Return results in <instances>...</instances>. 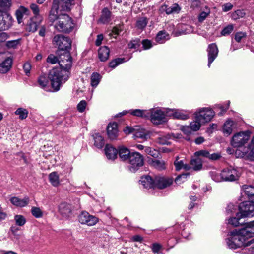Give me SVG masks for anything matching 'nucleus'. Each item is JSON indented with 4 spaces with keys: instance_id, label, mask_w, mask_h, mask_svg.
<instances>
[{
    "instance_id": "1",
    "label": "nucleus",
    "mask_w": 254,
    "mask_h": 254,
    "mask_svg": "<svg viewBox=\"0 0 254 254\" xmlns=\"http://www.w3.org/2000/svg\"><path fill=\"white\" fill-rule=\"evenodd\" d=\"M72 61L69 52H65L60 57L59 64L61 68H54L50 71L49 78L54 91H58L61 84L68 80L69 75L68 70L71 67Z\"/></svg>"
},
{
    "instance_id": "2",
    "label": "nucleus",
    "mask_w": 254,
    "mask_h": 254,
    "mask_svg": "<svg viewBox=\"0 0 254 254\" xmlns=\"http://www.w3.org/2000/svg\"><path fill=\"white\" fill-rule=\"evenodd\" d=\"M74 26L73 20L67 14L59 15L58 21L54 25V28L57 31L64 33L72 31Z\"/></svg>"
},
{
    "instance_id": "3",
    "label": "nucleus",
    "mask_w": 254,
    "mask_h": 254,
    "mask_svg": "<svg viewBox=\"0 0 254 254\" xmlns=\"http://www.w3.org/2000/svg\"><path fill=\"white\" fill-rule=\"evenodd\" d=\"M240 176L239 171L233 168H227L223 170L220 176L215 175L212 176V179L216 181L219 182L221 180L225 181H234L238 179Z\"/></svg>"
},
{
    "instance_id": "4",
    "label": "nucleus",
    "mask_w": 254,
    "mask_h": 254,
    "mask_svg": "<svg viewBox=\"0 0 254 254\" xmlns=\"http://www.w3.org/2000/svg\"><path fill=\"white\" fill-rule=\"evenodd\" d=\"M9 6V0L7 5H5L0 1V31L8 29L11 25L12 17L7 12L1 10L2 7H7Z\"/></svg>"
},
{
    "instance_id": "5",
    "label": "nucleus",
    "mask_w": 254,
    "mask_h": 254,
    "mask_svg": "<svg viewBox=\"0 0 254 254\" xmlns=\"http://www.w3.org/2000/svg\"><path fill=\"white\" fill-rule=\"evenodd\" d=\"M251 132L249 130L241 131L234 135L231 140V144L234 147L240 148L249 140Z\"/></svg>"
},
{
    "instance_id": "6",
    "label": "nucleus",
    "mask_w": 254,
    "mask_h": 254,
    "mask_svg": "<svg viewBox=\"0 0 254 254\" xmlns=\"http://www.w3.org/2000/svg\"><path fill=\"white\" fill-rule=\"evenodd\" d=\"M238 234L244 242L251 241V244L254 243V225L253 223H246L244 228L238 232Z\"/></svg>"
},
{
    "instance_id": "7",
    "label": "nucleus",
    "mask_w": 254,
    "mask_h": 254,
    "mask_svg": "<svg viewBox=\"0 0 254 254\" xmlns=\"http://www.w3.org/2000/svg\"><path fill=\"white\" fill-rule=\"evenodd\" d=\"M215 115V112L209 108H201L195 112L194 116L203 124L210 122Z\"/></svg>"
},
{
    "instance_id": "8",
    "label": "nucleus",
    "mask_w": 254,
    "mask_h": 254,
    "mask_svg": "<svg viewBox=\"0 0 254 254\" xmlns=\"http://www.w3.org/2000/svg\"><path fill=\"white\" fill-rule=\"evenodd\" d=\"M53 42L59 50L68 51L71 49V41L68 37L63 35H57L53 38Z\"/></svg>"
},
{
    "instance_id": "9",
    "label": "nucleus",
    "mask_w": 254,
    "mask_h": 254,
    "mask_svg": "<svg viewBox=\"0 0 254 254\" xmlns=\"http://www.w3.org/2000/svg\"><path fill=\"white\" fill-rule=\"evenodd\" d=\"M128 162L130 165L129 169L132 172H135L144 164V158L142 155L137 152H132L130 155Z\"/></svg>"
},
{
    "instance_id": "10",
    "label": "nucleus",
    "mask_w": 254,
    "mask_h": 254,
    "mask_svg": "<svg viewBox=\"0 0 254 254\" xmlns=\"http://www.w3.org/2000/svg\"><path fill=\"white\" fill-rule=\"evenodd\" d=\"M251 241L244 242L238 233L233 235L226 240V243L230 249H236L243 246H248L251 245Z\"/></svg>"
},
{
    "instance_id": "11",
    "label": "nucleus",
    "mask_w": 254,
    "mask_h": 254,
    "mask_svg": "<svg viewBox=\"0 0 254 254\" xmlns=\"http://www.w3.org/2000/svg\"><path fill=\"white\" fill-rule=\"evenodd\" d=\"M12 59L7 56L5 52L0 53V73L4 74L7 72L11 68Z\"/></svg>"
},
{
    "instance_id": "12",
    "label": "nucleus",
    "mask_w": 254,
    "mask_h": 254,
    "mask_svg": "<svg viewBox=\"0 0 254 254\" xmlns=\"http://www.w3.org/2000/svg\"><path fill=\"white\" fill-rule=\"evenodd\" d=\"M239 208L242 217L252 216L254 212V203L252 201L243 202L240 204Z\"/></svg>"
},
{
    "instance_id": "13",
    "label": "nucleus",
    "mask_w": 254,
    "mask_h": 254,
    "mask_svg": "<svg viewBox=\"0 0 254 254\" xmlns=\"http://www.w3.org/2000/svg\"><path fill=\"white\" fill-rule=\"evenodd\" d=\"M79 221L82 224L88 226L95 225L98 222V218L90 215L87 211H83L78 216Z\"/></svg>"
},
{
    "instance_id": "14",
    "label": "nucleus",
    "mask_w": 254,
    "mask_h": 254,
    "mask_svg": "<svg viewBox=\"0 0 254 254\" xmlns=\"http://www.w3.org/2000/svg\"><path fill=\"white\" fill-rule=\"evenodd\" d=\"M151 121L154 124H160L166 121L165 114L163 112L159 109H152L148 111Z\"/></svg>"
},
{
    "instance_id": "15",
    "label": "nucleus",
    "mask_w": 254,
    "mask_h": 254,
    "mask_svg": "<svg viewBox=\"0 0 254 254\" xmlns=\"http://www.w3.org/2000/svg\"><path fill=\"white\" fill-rule=\"evenodd\" d=\"M208 66L210 67L211 63L218 56V49L215 43H212L208 46Z\"/></svg>"
},
{
    "instance_id": "16",
    "label": "nucleus",
    "mask_w": 254,
    "mask_h": 254,
    "mask_svg": "<svg viewBox=\"0 0 254 254\" xmlns=\"http://www.w3.org/2000/svg\"><path fill=\"white\" fill-rule=\"evenodd\" d=\"M59 8V4L58 0H54L51 9L50 11L48 20L51 23L55 21H58L59 15H58V9Z\"/></svg>"
},
{
    "instance_id": "17",
    "label": "nucleus",
    "mask_w": 254,
    "mask_h": 254,
    "mask_svg": "<svg viewBox=\"0 0 254 254\" xmlns=\"http://www.w3.org/2000/svg\"><path fill=\"white\" fill-rule=\"evenodd\" d=\"M42 21V17L41 15L34 16L30 19L28 25V30L29 32H35L38 27L40 25Z\"/></svg>"
},
{
    "instance_id": "18",
    "label": "nucleus",
    "mask_w": 254,
    "mask_h": 254,
    "mask_svg": "<svg viewBox=\"0 0 254 254\" xmlns=\"http://www.w3.org/2000/svg\"><path fill=\"white\" fill-rule=\"evenodd\" d=\"M107 134L110 139L114 140L118 136V124L116 123H110L107 128Z\"/></svg>"
},
{
    "instance_id": "19",
    "label": "nucleus",
    "mask_w": 254,
    "mask_h": 254,
    "mask_svg": "<svg viewBox=\"0 0 254 254\" xmlns=\"http://www.w3.org/2000/svg\"><path fill=\"white\" fill-rule=\"evenodd\" d=\"M140 183L146 189L154 188L155 186V179H153L150 176H142L139 180Z\"/></svg>"
},
{
    "instance_id": "20",
    "label": "nucleus",
    "mask_w": 254,
    "mask_h": 254,
    "mask_svg": "<svg viewBox=\"0 0 254 254\" xmlns=\"http://www.w3.org/2000/svg\"><path fill=\"white\" fill-rule=\"evenodd\" d=\"M155 186L159 189H163L169 186L172 183V180L159 176L155 177Z\"/></svg>"
},
{
    "instance_id": "21",
    "label": "nucleus",
    "mask_w": 254,
    "mask_h": 254,
    "mask_svg": "<svg viewBox=\"0 0 254 254\" xmlns=\"http://www.w3.org/2000/svg\"><path fill=\"white\" fill-rule=\"evenodd\" d=\"M29 10L24 6H20L16 11V16L19 24L23 22V20L27 18L29 14Z\"/></svg>"
},
{
    "instance_id": "22",
    "label": "nucleus",
    "mask_w": 254,
    "mask_h": 254,
    "mask_svg": "<svg viewBox=\"0 0 254 254\" xmlns=\"http://www.w3.org/2000/svg\"><path fill=\"white\" fill-rule=\"evenodd\" d=\"M59 212L64 218H68L71 213V206L66 203H62L59 206Z\"/></svg>"
},
{
    "instance_id": "23",
    "label": "nucleus",
    "mask_w": 254,
    "mask_h": 254,
    "mask_svg": "<svg viewBox=\"0 0 254 254\" xmlns=\"http://www.w3.org/2000/svg\"><path fill=\"white\" fill-rule=\"evenodd\" d=\"M236 127V124L235 122L231 119H228L224 124L223 128V132L226 135L229 136L232 133L233 130Z\"/></svg>"
},
{
    "instance_id": "24",
    "label": "nucleus",
    "mask_w": 254,
    "mask_h": 254,
    "mask_svg": "<svg viewBox=\"0 0 254 254\" xmlns=\"http://www.w3.org/2000/svg\"><path fill=\"white\" fill-rule=\"evenodd\" d=\"M180 9L179 5L176 3L173 4L170 7H168L167 5L163 4L160 8V10L162 12H165L167 14L178 13Z\"/></svg>"
},
{
    "instance_id": "25",
    "label": "nucleus",
    "mask_w": 254,
    "mask_h": 254,
    "mask_svg": "<svg viewBox=\"0 0 254 254\" xmlns=\"http://www.w3.org/2000/svg\"><path fill=\"white\" fill-rule=\"evenodd\" d=\"M105 152L106 156L109 159H116L118 153V150L109 144L106 145Z\"/></svg>"
},
{
    "instance_id": "26",
    "label": "nucleus",
    "mask_w": 254,
    "mask_h": 254,
    "mask_svg": "<svg viewBox=\"0 0 254 254\" xmlns=\"http://www.w3.org/2000/svg\"><path fill=\"white\" fill-rule=\"evenodd\" d=\"M10 202L16 206L24 207L28 204L29 198L25 197L23 199H20L17 197H13L10 199Z\"/></svg>"
},
{
    "instance_id": "27",
    "label": "nucleus",
    "mask_w": 254,
    "mask_h": 254,
    "mask_svg": "<svg viewBox=\"0 0 254 254\" xmlns=\"http://www.w3.org/2000/svg\"><path fill=\"white\" fill-rule=\"evenodd\" d=\"M180 137V135L175 136L174 134H167L158 137V142L162 145H170L171 144L169 141L170 139L172 138H179Z\"/></svg>"
},
{
    "instance_id": "28",
    "label": "nucleus",
    "mask_w": 254,
    "mask_h": 254,
    "mask_svg": "<svg viewBox=\"0 0 254 254\" xmlns=\"http://www.w3.org/2000/svg\"><path fill=\"white\" fill-rule=\"evenodd\" d=\"M174 164L176 171H179L182 169L188 171L191 169L190 166L189 164H185L183 160H180L178 156L176 157Z\"/></svg>"
},
{
    "instance_id": "29",
    "label": "nucleus",
    "mask_w": 254,
    "mask_h": 254,
    "mask_svg": "<svg viewBox=\"0 0 254 254\" xmlns=\"http://www.w3.org/2000/svg\"><path fill=\"white\" fill-rule=\"evenodd\" d=\"M191 169L194 171H199L202 168V160L197 157L196 158L192 159L190 161V165H189Z\"/></svg>"
},
{
    "instance_id": "30",
    "label": "nucleus",
    "mask_w": 254,
    "mask_h": 254,
    "mask_svg": "<svg viewBox=\"0 0 254 254\" xmlns=\"http://www.w3.org/2000/svg\"><path fill=\"white\" fill-rule=\"evenodd\" d=\"M110 50L107 46L101 47L98 51L99 58L101 61H106L109 58Z\"/></svg>"
},
{
    "instance_id": "31",
    "label": "nucleus",
    "mask_w": 254,
    "mask_h": 254,
    "mask_svg": "<svg viewBox=\"0 0 254 254\" xmlns=\"http://www.w3.org/2000/svg\"><path fill=\"white\" fill-rule=\"evenodd\" d=\"M49 79L50 80L49 78V74L48 75V77H47L45 74L41 75L38 79V83L40 87L46 91H48Z\"/></svg>"
},
{
    "instance_id": "32",
    "label": "nucleus",
    "mask_w": 254,
    "mask_h": 254,
    "mask_svg": "<svg viewBox=\"0 0 254 254\" xmlns=\"http://www.w3.org/2000/svg\"><path fill=\"white\" fill-rule=\"evenodd\" d=\"M131 115L140 117H148L149 116V112L147 110H143L140 109L129 110L128 111Z\"/></svg>"
},
{
    "instance_id": "33",
    "label": "nucleus",
    "mask_w": 254,
    "mask_h": 254,
    "mask_svg": "<svg viewBox=\"0 0 254 254\" xmlns=\"http://www.w3.org/2000/svg\"><path fill=\"white\" fill-rule=\"evenodd\" d=\"M111 14V13L108 8H104L99 21L104 24L108 23L110 20Z\"/></svg>"
},
{
    "instance_id": "34",
    "label": "nucleus",
    "mask_w": 254,
    "mask_h": 254,
    "mask_svg": "<svg viewBox=\"0 0 254 254\" xmlns=\"http://www.w3.org/2000/svg\"><path fill=\"white\" fill-rule=\"evenodd\" d=\"M243 217L241 216L240 213H237L236 217H232L229 219L228 223L233 225L234 227H238L243 224V222H241V219Z\"/></svg>"
},
{
    "instance_id": "35",
    "label": "nucleus",
    "mask_w": 254,
    "mask_h": 254,
    "mask_svg": "<svg viewBox=\"0 0 254 254\" xmlns=\"http://www.w3.org/2000/svg\"><path fill=\"white\" fill-rule=\"evenodd\" d=\"M243 193L247 195L248 197H254V185H245L242 186Z\"/></svg>"
},
{
    "instance_id": "36",
    "label": "nucleus",
    "mask_w": 254,
    "mask_h": 254,
    "mask_svg": "<svg viewBox=\"0 0 254 254\" xmlns=\"http://www.w3.org/2000/svg\"><path fill=\"white\" fill-rule=\"evenodd\" d=\"M151 165L155 168L162 170L166 168V163L163 160H152Z\"/></svg>"
},
{
    "instance_id": "37",
    "label": "nucleus",
    "mask_w": 254,
    "mask_h": 254,
    "mask_svg": "<svg viewBox=\"0 0 254 254\" xmlns=\"http://www.w3.org/2000/svg\"><path fill=\"white\" fill-rule=\"evenodd\" d=\"M94 139V145L98 148H101L104 145V140L103 137L99 134L96 133L93 135Z\"/></svg>"
},
{
    "instance_id": "38",
    "label": "nucleus",
    "mask_w": 254,
    "mask_h": 254,
    "mask_svg": "<svg viewBox=\"0 0 254 254\" xmlns=\"http://www.w3.org/2000/svg\"><path fill=\"white\" fill-rule=\"evenodd\" d=\"M49 180L53 186L57 187L60 184L59 176L56 172H53L49 175Z\"/></svg>"
},
{
    "instance_id": "39",
    "label": "nucleus",
    "mask_w": 254,
    "mask_h": 254,
    "mask_svg": "<svg viewBox=\"0 0 254 254\" xmlns=\"http://www.w3.org/2000/svg\"><path fill=\"white\" fill-rule=\"evenodd\" d=\"M131 153L128 149L125 147L120 148L118 151L119 156L123 160H128Z\"/></svg>"
},
{
    "instance_id": "40",
    "label": "nucleus",
    "mask_w": 254,
    "mask_h": 254,
    "mask_svg": "<svg viewBox=\"0 0 254 254\" xmlns=\"http://www.w3.org/2000/svg\"><path fill=\"white\" fill-rule=\"evenodd\" d=\"M168 34L165 31H161L157 34L155 40L160 44L164 43L166 40L169 39Z\"/></svg>"
},
{
    "instance_id": "41",
    "label": "nucleus",
    "mask_w": 254,
    "mask_h": 254,
    "mask_svg": "<svg viewBox=\"0 0 254 254\" xmlns=\"http://www.w3.org/2000/svg\"><path fill=\"white\" fill-rule=\"evenodd\" d=\"M134 136L135 138L146 139L147 136V131L144 129L137 127L135 128Z\"/></svg>"
},
{
    "instance_id": "42",
    "label": "nucleus",
    "mask_w": 254,
    "mask_h": 254,
    "mask_svg": "<svg viewBox=\"0 0 254 254\" xmlns=\"http://www.w3.org/2000/svg\"><path fill=\"white\" fill-rule=\"evenodd\" d=\"M74 0H59V1H58V4H59L63 10L64 11H68L70 9V6L71 5V2Z\"/></svg>"
},
{
    "instance_id": "43",
    "label": "nucleus",
    "mask_w": 254,
    "mask_h": 254,
    "mask_svg": "<svg viewBox=\"0 0 254 254\" xmlns=\"http://www.w3.org/2000/svg\"><path fill=\"white\" fill-rule=\"evenodd\" d=\"M202 125H203V124L201 123V122L198 120L197 118L195 117V120L190 123L189 126L191 130L195 131L198 130Z\"/></svg>"
},
{
    "instance_id": "44",
    "label": "nucleus",
    "mask_w": 254,
    "mask_h": 254,
    "mask_svg": "<svg viewBox=\"0 0 254 254\" xmlns=\"http://www.w3.org/2000/svg\"><path fill=\"white\" fill-rule=\"evenodd\" d=\"M101 78V75L97 73L94 72L91 76V84L93 87H96L99 83Z\"/></svg>"
},
{
    "instance_id": "45",
    "label": "nucleus",
    "mask_w": 254,
    "mask_h": 254,
    "mask_svg": "<svg viewBox=\"0 0 254 254\" xmlns=\"http://www.w3.org/2000/svg\"><path fill=\"white\" fill-rule=\"evenodd\" d=\"M15 114L19 116L20 120H23L27 118L28 112L26 109L19 108L15 111Z\"/></svg>"
},
{
    "instance_id": "46",
    "label": "nucleus",
    "mask_w": 254,
    "mask_h": 254,
    "mask_svg": "<svg viewBox=\"0 0 254 254\" xmlns=\"http://www.w3.org/2000/svg\"><path fill=\"white\" fill-rule=\"evenodd\" d=\"M210 14V9L207 7H205V10L201 12L198 16V21L199 22H202Z\"/></svg>"
},
{
    "instance_id": "47",
    "label": "nucleus",
    "mask_w": 254,
    "mask_h": 254,
    "mask_svg": "<svg viewBox=\"0 0 254 254\" xmlns=\"http://www.w3.org/2000/svg\"><path fill=\"white\" fill-rule=\"evenodd\" d=\"M147 23L146 18H140L136 21V27L139 29L142 30L146 26Z\"/></svg>"
},
{
    "instance_id": "48",
    "label": "nucleus",
    "mask_w": 254,
    "mask_h": 254,
    "mask_svg": "<svg viewBox=\"0 0 254 254\" xmlns=\"http://www.w3.org/2000/svg\"><path fill=\"white\" fill-rule=\"evenodd\" d=\"M144 151L148 155H150L154 158H157L159 155V152L156 149L150 147H145Z\"/></svg>"
},
{
    "instance_id": "49",
    "label": "nucleus",
    "mask_w": 254,
    "mask_h": 254,
    "mask_svg": "<svg viewBox=\"0 0 254 254\" xmlns=\"http://www.w3.org/2000/svg\"><path fill=\"white\" fill-rule=\"evenodd\" d=\"M14 220L16 224L19 226H23L26 223V219L24 217L21 215H16L14 217Z\"/></svg>"
},
{
    "instance_id": "50",
    "label": "nucleus",
    "mask_w": 254,
    "mask_h": 254,
    "mask_svg": "<svg viewBox=\"0 0 254 254\" xmlns=\"http://www.w3.org/2000/svg\"><path fill=\"white\" fill-rule=\"evenodd\" d=\"M246 15L243 10H237L232 14V18L234 20H237L244 17Z\"/></svg>"
},
{
    "instance_id": "51",
    "label": "nucleus",
    "mask_w": 254,
    "mask_h": 254,
    "mask_svg": "<svg viewBox=\"0 0 254 254\" xmlns=\"http://www.w3.org/2000/svg\"><path fill=\"white\" fill-rule=\"evenodd\" d=\"M124 61V59L123 58L116 59L110 62L109 66L112 68H114L120 64L123 63Z\"/></svg>"
},
{
    "instance_id": "52",
    "label": "nucleus",
    "mask_w": 254,
    "mask_h": 254,
    "mask_svg": "<svg viewBox=\"0 0 254 254\" xmlns=\"http://www.w3.org/2000/svg\"><path fill=\"white\" fill-rule=\"evenodd\" d=\"M175 118L182 119V120H186L189 118V115L188 114H184L182 113L181 111L177 110V112H175Z\"/></svg>"
},
{
    "instance_id": "53",
    "label": "nucleus",
    "mask_w": 254,
    "mask_h": 254,
    "mask_svg": "<svg viewBox=\"0 0 254 254\" xmlns=\"http://www.w3.org/2000/svg\"><path fill=\"white\" fill-rule=\"evenodd\" d=\"M19 43L20 39L8 41L6 42V46L8 48H15L19 44Z\"/></svg>"
},
{
    "instance_id": "54",
    "label": "nucleus",
    "mask_w": 254,
    "mask_h": 254,
    "mask_svg": "<svg viewBox=\"0 0 254 254\" xmlns=\"http://www.w3.org/2000/svg\"><path fill=\"white\" fill-rule=\"evenodd\" d=\"M140 46V40L139 39H136L130 41L128 44L129 48L136 49Z\"/></svg>"
},
{
    "instance_id": "55",
    "label": "nucleus",
    "mask_w": 254,
    "mask_h": 254,
    "mask_svg": "<svg viewBox=\"0 0 254 254\" xmlns=\"http://www.w3.org/2000/svg\"><path fill=\"white\" fill-rule=\"evenodd\" d=\"M31 213L36 218H40L42 216V212L38 207H32L31 209Z\"/></svg>"
},
{
    "instance_id": "56",
    "label": "nucleus",
    "mask_w": 254,
    "mask_h": 254,
    "mask_svg": "<svg viewBox=\"0 0 254 254\" xmlns=\"http://www.w3.org/2000/svg\"><path fill=\"white\" fill-rule=\"evenodd\" d=\"M209 152L206 150H201L194 153V155L196 157L202 156L208 159Z\"/></svg>"
},
{
    "instance_id": "57",
    "label": "nucleus",
    "mask_w": 254,
    "mask_h": 254,
    "mask_svg": "<svg viewBox=\"0 0 254 254\" xmlns=\"http://www.w3.org/2000/svg\"><path fill=\"white\" fill-rule=\"evenodd\" d=\"M234 27L233 25H229L225 27L221 31V34L223 36H226L230 34L233 30Z\"/></svg>"
},
{
    "instance_id": "58",
    "label": "nucleus",
    "mask_w": 254,
    "mask_h": 254,
    "mask_svg": "<svg viewBox=\"0 0 254 254\" xmlns=\"http://www.w3.org/2000/svg\"><path fill=\"white\" fill-rule=\"evenodd\" d=\"M59 60H58L57 57L53 54H50L47 58V62L48 63H50L51 64H55L57 62L59 63Z\"/></svg>"
},
{
    "instance_id": "59",
    "label": "nucleus",
    "mask_w": 254,
    "mask_h": 254,
    "mask_svg": "<svg viewBox=\"0 0 254 254\" xmlns=\"http://www.w3.org/2000/svg\"><path fill=\"white\" fill-rule=\"evenodd\" d=\"M87 106V102L85 100L81 101L77 105V110L80 112L84 111Z\"/></svg>"
},
{
    "instance_id": "60",
    "label": "nucleus",
    "mask_w": 254,
    "mask_h": 254,
    "mask_svg": "<svg viewBox=\"0 0 254 254\" xmlns=\"http://www.w3.org/2000/svg\"><path fill=\"white\" fill-rule=\"evenodd\" d=\"M246 36V34L245 33H244V32H237L235 34V40L237 42H241V41L242 39V38L245 37Z\"/></svg>"
},
{
    "instance_id": "61",
    "label": "nucleus",
    "mask_w": 254,
    "mask_h": 254,
    "mask_svg": "<svg viewBox=\"0 0 254 254\" xmlns=\"http://www.w3.org/2000/svg\"><path fill=\"white\" fill-rule=\"evenodd\" d=\"M30 8L32 10L35 16L40 15L39 14V7L36 4H34V3L31 4L30 5Z\"/></svg>"
},
{
    "instance_id": "62",
    "label": "nucleus",
    "mask_w": 254,
    "mask_h": 254,
    "mask_svg": "<svg viewBox=\"0 0 254 254\" xmlns=\"http://www.w3.org/2000/svg\"><path fill=\"white\" fill-rule=\"evenodd\" d=\"M220 157L221 155L218 153H213L212 154L209 153L208 159L211 160H217L220 159Z\"/></svg>"
},
{
    "instance_id": "63",
    "label": "nucleus",
    "mask_w": 254,
    "mask_h": 254,
    "mask_svg": "<svg viewBox=\"0 0 254 254\" xmlns=\"http://www.w3.org/2000/svg\"><path fill=\"white\" fill-rule=\"evenodd\" d=\"M236 210V206H235L233 204H229L228 205L227 208V213L228 214L234 213Z\"/></svg>"
},
{
    "instance_id": "64",
    "label": "nucleus",
    "mask_w": 254,
    "mask_h": 254,
    "mask_svg": "<svg viewBox=\"0 0 254 254\" xmlns=\"http://www.w3.org/2000/svg\"><path fill=\"white\" fill-rule=\"evenodd\" d=\"M23 67L24 71L26 75H27L28 73H30V70L31 68V66L30 63H29L28 62L25 63L23 64Z\"/></svg>"
}]
</instances>
